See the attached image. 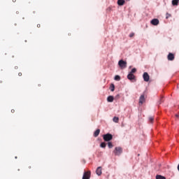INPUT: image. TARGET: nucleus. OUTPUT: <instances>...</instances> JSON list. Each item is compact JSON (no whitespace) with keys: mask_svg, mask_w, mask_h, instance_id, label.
I'll return each instance as SVG.
<instances>
[{"mask_svg":"<svg viewBox=\"0 0 179 179\" xmlns=\"http://www.w3.org/2000/svg\"><path fill=\"white\" fill-rule=\"evenodd\" d=\"M103 138L105 142H110V141L113 140V135L111 134H106L103 136Z\"/></svg>","mask_w":179,"mask_h":179,"instance_id":"obj_1","label":"nucleus"},{"mask_svg":"<svg viewBox=\"0 0 179 179\" xmlns=\"http://www.w3.org/2000/svg\"><path fill=\"white\" fill-rule=\"evenodd\" d=\"M113 153H115V156H120L122 153V148L121 147H116Z\"/></svg>","mask_w":179,"mask_h":179,"instance_id":"obj_2","label":"nucleus"},{"mask_svg":"<svg viewBox=\"0 0 179 179\" xmlns=\"http://www.w3.org/2000/svg\"><path fill=\"white\" fill-rule=\"evenodd\" d=\"M118 65L121 68V69H125V68H127V62L121 59L119 61Z\"/></svg>","mask_w":179,"mask_h":179,"instance_id":"obj_3","label":"nucleus"},{"mask_svg":"<svg viewBox=\"0 0 179 179\" xmlns=\"http://www.w3.org/2000/svg\"><path fill=\"white\" fill-rule=\"evenodd\" d=\"M143 78L144 82H149L150 79V76H149V73H148V72H145L143 74Z\"/></svg>","mask_w":179,"mask_h":179,"instance_id":"obj_4","label":"nucleus"},{"mask_svg":"<svg viewBox=\"0 0 179 179\" xmlns=\"http://www.w3.org/2000/svg\"><path fill=\"white\" fill-rule=\"evenodd\" d=\"M90 175H91L90 171H85L83 176V179H90Z\"/></svg>","mask_w":179,"mask_h":179,"instance_id":"obj_5","label":"nucleus"},{"mask_svg":"<svg viewBox=\"0 0 179 179\" xmlns=\"http://www.w3.org/2000/svg\"><path fill=\"white\" fill-rule=\"evenodd\" d=\"M151 24H152L153 26H157V24H159V21L158 19H152L150 22Z\"/></svg>","mask_w":179,"mask_h":179,"instance_id":"obj_6","label":"nucleus"},{"mask_svg":"<svg viewBox=\"0 0 179 179\" xmlns=\"http://www.w3.org/2000/svg\"><path fill=\"white\" fill-rule=\"evenodd\" d=\"M145 103V95H141L139 98V105L142 106Z\"/></svg>","mask_w":179,"mask_h":179,"instance_id":"obj_7","label":"nucleus"},{"mask_svg":"<svg viewBox=\"0 0 179 179\" xmlns=\"http://www.w3.org/2000/svg\"><path fill=\"white\" fill-rule=\"evenodd\" d=\"M127 79H129V80H135V75L132 74V73H129L127 75Z\"/></svg>","mask_w":179,"mask_h":179,"instance_id":"obj_8","label":"nucleus"},{"mask_svg":"<svg viewBox=\"0 0 179 179\" xmlns=\"http://www.w3.org/2000/svg\"><path fill=\"white\" fill-rule=\"evenodd\" d=\"M167 58H168V60H169V61H174V58H175L174 54H173V53H169V54L168 55Z\"/></svg>","mask_w":179,"mask_h":179,"instance_id":"obj_9","label":"nucleus"},{"mask_svg":"<svg viewBox=\"0 0 179 179\" xmlns=\"http://www.w3.org/2000/svg\"><path fill=\"white\" fill-rule=\"evenodd\" d=\"M99 135H100V129H97L94 133V138H97Z\"/></svg>","mask_w":179,"mask_h":179,"instance_id":"obj_10","label":"nucleus"},{"mask_svg":"<svg viewBox=\"0 0 179 179\" xmlns=\"http://www.w3.org/2000/svg\"><path fill=\"white\" fill-rule=\"evenodd\" d=\"M107 101H108V103H113V101H114V96H108Z\"/></svg>","mask_w":179,"mask_h":179,"instance_id":"obj_11","label":"nucleus"},{"mask_svg":"<svg viewBox=\"0 0 179 179\" xmlns=\"http://www.w3.org/2000/svg\"><path fill=\"white\" fill-rule=\"evenodd\" d=\"M125 3V0H117V5L122 6Z\"/></svg>","mask_w":179,"mask_h":179,"instance_id":"obj_12","label":"nucleus"},{"mask_svg":"<svg viewBox=\"0 0 179 179\" xmlns=\"http://www.w3.org/2000/svg\"><path fill=\"white\" fill-rule=\"evenodd\" d=\"M96 173L97 174V176H101V167H98L96 171Z\"/></svg>","mask_w":179,"mask_h":179,"instance_id":"obj_13","label":"nucleus"},{"mask_svg":"<svg viewBox=\"0 0 179 179\" xmlns=\"http://www.w3.org/2000/svg\"><path fill=\"white\" fill-rule=\"evenodd\" d=\"M172 5L173 6H178V0H173L172 1Z\"/></svg>","mask_w":179,"mask_h":179,"instance_id":"obj_14","label":"nucleus"},{"mask_svg":"<svg viewBox=\"0 0 179 179\" xmlns=\"http://www.w3.org/2000/svg\"><path fill=\"white\" fill-rule=\"evenodd\" d=\"M113 122L118 123V121H120V118L118 117H114L113 118Z\"/></svg>","mask_w":179,"mask_h":179,"instance_id":"obj_15","label":"nucleus"},{"mask_svg":"<svg viewBox=\"0 0 179 179\" xmlns=\"http://www.w3.org/2000/svg\"><path fill=\"white\" fill-rule=\"evenodd\" d=\"M156 179H166V177L161 176V175H157Z\"/></svg>","mask_w":179,"mask_h":179,"instance_id":"obj_16","label":"nucleus"},{"mask_svg":"<svg viewBox=\"0 0 179 179\" xmlns=\"http://www.w3.org/2000/svg\"><path fill=\"white\" fill-rule=\"evenodd\" d=\"M115 80L120 81L121 80V77L118 75L115 76Z\"/></svg>","mask_w":179,"mask_h":179,"instance_id":"obj_17","label":"nucleus"},{"mask_svg":"<svg viewBox=\"0 0 179 179\" xmlns=\"http://www.w3.org/2000/svg\"><path fill=\"white\" fill-rule=\"evenodd\" d=\"M108 146L109 149H112V148H113L114 145H113V143L108 142Z\"/></svg>","mask_w":179,"mask_h":179,"instance_id":"obj_18","label":"nucleus"},{"mask_svg":"<svg viewBox=\"0 0 179 179\" xmlns=\"http://www.w3.org/2000/svg\"><path fill=\"white\" fill-rule=\"evenodd\" d=\"M115 89V86L114 85V84H111V85H110V91L111 92H114Z\"/></svg>","mask_w":179,"mask_h":179,"instance_id":"obj_19","label":"nucleus"},{"mask_svg":"<svg viewBox=\"0 0 179 179\" xmlns=\"http://www.w3.org/2000/svg\"><path fill=\"white\" fill-rule=\"evenodd\" d=\"M149 121H150V122H151V123H153V121H155V117H149Z\"/></svg>","mask_w":179,"mask_h":179,"instance_id":"obj_20","label":"nucleus"},{"mask_svg":"<svg viewBox=\"0 0 179 179\" xmlns=\"http://www.w3.org/2000/svg\"><path fill=\"white\" fill-rule=\"evenodd\" d=\"M100 146L103 148H106V146H107V144H106V143H101Z\"/></svg>","mask_w":179,"mask_h":179,"instance_id":"obj_21","label":"nucleus"},{"mask_svg":"<svg viewBox=\"0 0 179 179\" xmlns=\"http://www.w3.org/2000/svg\"><path fill=\"white\" fill-rule=\"evenodd\" d=\"M136 72V69L134 68V69H131L130 73L134 74V73H135Z\"/></svg>","mask_w":179,"mask_h":179,"instance_id":"obj_22","label":"nucleus"},{"mask_svg":"<svg viewBox=\"0 0 179 179\" xmlns=\"http://www.w3.org/2000/svg\"><path fill=\"white\" fill-rule=\"evenodd\" d=\"M169 17H171V15L169 14V13H166V19H169Z\"/></svg>","mask_w":179,"mask_h":179,"instance_id":"obj_23","label":"nucleus"},{"mask_svg":"<svg viewBox=\"0 0 179 179\" xmlns=\"http://www.w3.org/2000/svg\"><path fill=\"white\" fill-rule=\"evenodd\" d=\"M163 101H164V100H163V97H161V99L159 100V104H162V103H163Z\"/></svg>","mask_w":179,"mask_h":179,"instance_id":"obj_24","label":"nucleus"},{"mask_svg":"<svg viewBox=\"0 0 179 179\" xmlns=\"http://www.w3.org/2000/svg\"><path fill=\"white\" fill-rule=\"evenodd\" d=\"M134 36H135V34H134V33H131V34H129V37H131V38L134 37Z\"/></svg>","mask_w":179,"mask_h":179,"instance_id":"obj_25","label":"nucleus"},{"mask_svg":"<svg viewBox=\"0 0 179 179\" xmlns=\"http://www.w3.org/2000/svg\"><path fill=\"white\" fill-rule=\"evenodd\" d=\"M82 162L83 163V164H86V161H85V159H83V160L82 161Z\"/></svg>","mask_w":179,"mask_h":179,"instance_id":"obj_26","label":"nucleus"},{"mask_svg":"<svg viewBox=\"0 0 179 179\" xmlns=\"http://www.w3.org/2000/svg\"><path fill=\"white\" fill-rule=\"evenodd\" d=\"M41 25L40 24H37V27H38V28L41 27Z\"/></svg>","mask_w":179,"mask_h":179,"instance_id":"obj_27","label":"nucleus"},{"mask_svg":"<svg viewBox=\"0 0 179 179\" xmlns=\"http://www.w3.org/2000/svg\"><path fill=\"white\" fill-rule=\"evenodd\" d=\"M18 76H22V73H19Z\"/></svg>","mask_w":179,"mask_h":179,"instance_id":"obj_28","label":"nucleus"},{"mask_svg":"<svg viewBox=\"0 0 179 179\" xmlns=\"http://www.w3.org/2000/svg\"><path fill=\"white\" fill-rule=\"evenodd\" d=\"M11 113H15V110H14V109H12V110H11Z\"/></svg>","mask_w":179,"mask_h":179,"instance_id":"obj_29","label":"nucleus"},{"mask_svg":"<svg viewBox=\"0 0 179 179\" xmlns=\"http://www.w3.org/2000/svg\"><path fill=\"white\" fill-rule=\"evenodd\" d=\"M176 117L177 118H179V115H176Z\"/></svg>","mask_w":179,"mask_h":179,"instance_id":"obj_30","label":"nucleus"},{"mask_svg":"<svg viewBox=\"0 0 179 179\" xmlns=\"http://www.w3.org/2000/svg\"><path fill=\"white\" fill-rule=\"evenodd\" d=\"M13 2H16V0H13Z\"/></svg>","mask_w":179,"mask_h":179,"instance_id":"obj_31","label":"nucleus"},{"mask_svg":"<svg viewBox=\"0 0 179 179\" xmlns=\"http://www.w3.org/2000/svg\"><path fill=\"white\" fill-rule=\"evenodd\" d=\"M29 169H31V166H29Z\"/></svg>","mask_w":179,"mask_h":179,"instance_id":"obj_32","label":"nucleus"},{"mask_svg":"<svg viewBox=\"0 0 179 179\" xmlns=\"http://www.w3.org/2000/svg\"><path fill=\"white\" fill-rule=\"evenodd\" d=\"M33 13H36V11H34Z\"/></svg>","mask_w":179,"mask_h":179,"instance_id":"obj_33","label":"nucleus"},{"mask_svg":"<svg viewBox=\"0 0 179 179\" xmlns=\"http://www.w3.org/2000/svg\"><path fill=\"white\" fill-rule=\"evenodd\" d=\"M127 1H129V0H127Z\"/></svg>","mask_w":179,"mask_h":179,"instance_id":"obj_34","label":"nucleus"}]
</instances>
